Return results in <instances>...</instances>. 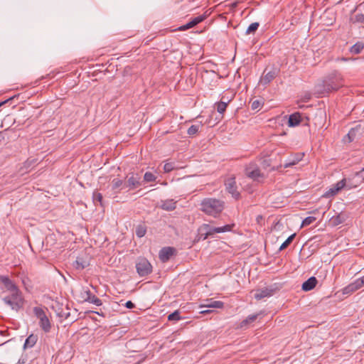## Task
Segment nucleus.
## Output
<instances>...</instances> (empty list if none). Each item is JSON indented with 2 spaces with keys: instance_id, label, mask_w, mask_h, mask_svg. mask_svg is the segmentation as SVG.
I'll list each match as a JSON object with an SVG mask.
<instances>
[{
  "instance_id": "obj_1",
  "label": "nucleus",
  "mask_w": 364,
  "mask_h": 364,
  "mask_svg": "<svg viewBox=\"0 0 364 364\" xmlns=\"http://www.w3.org/2000/svg\"><path fill=\"white\" fill-rule=\"evenodd\" d=\"M0 282L4 284L6 291L8 292L2 297V301L13 311L18 312L23 309L26 303L22 291L7 276H1Z\"/></svg>"
},
{
  "instance_id": "obj_2",
  "label": "nucleus",
  "mask_w": 364,
  "mask_h": 364,
  "mask_svg": "<svg viewBox=\"0 0 364 364\" xmlns=\"http://www.w3.org/2000/svg\"><path fill=\"white\" fill-rule=\"evenodd\" d=\"M343 85L344 80L341 73L338 70H333L315 85L314 91L319 97H323L338 90Z\"/></svg>"
},
{
  "instance_id": "obj_3",
  "label": "nucleus",
  "mask_w": 364,
  "mask_h": 364,
  "mask_svg": "<svg viewBox=\"0 0 364 364\" xmlns=\"http://www.w3.org/2000/svg\"><path fill=\"white\" fill-rule=\"evenodd\" d=\"M200 210L208 215L217 218L225 208V202L215 198H205L202 200Z\"/></svg>"
},
{
  "instance_id": "obj_4",
  "label": "nucleus",
  "mask_w": 364,
  "mask_h": 364,
  "mask_svg": "<svg viewBox=\"0 0 364 364\" xmlns=\"http://www.w3.org/2000/svg\"><path fill=\"white\" fill-rule=\"evenodd\" d=\"M33 311L35 316L39 320L38 325L40 328L45 333L50 332L51 329V323L44 309L40 306H35L33 309Z\"/></svg>"
},
{
  "instance_id": "obj_5",
  "label": "nucleus",
  "mask_w": 364,
  "mask_h": 364,
  "mask_svg": "<svg viewBox=\"0 0 364 364\" xmlns=\"http://www.w3.org/2000/svg\"><path fill=\"white\" fill-rule=\"evenodd\" d=\"M245 174L249 178L257 182L261 181L264 178V175L259 167L254 162H251L245 166Z\"/></svg>"
},
{
  "instance_id": "obj_6",
  "label": "nucleus",
  "mask_w": 364,
  "mask_h": 364,
  "mask_svg": "<svg viewBox=\"0 0 364 364\" xmlns=\"http://www.w3.org/2000/svg\"><path fill=\"white\" fill-rule=\"evenodd\" d=\"M135 267L137 274L141 277L150 274L153 271L152 265L145 257H139L136 262Z\"/></svg>"
},
{
  "instance_id": "obj_7",
  "label": "nucleus",
  "mask_w": 364,
  "mask_h": 364,
  "mask_svg": "<svg viewBox=\"0 0 364 364\" xmlns=\"http://www.w3.org/2000/svg\"><path fill=\"white\" fill-rule=\"evenodd\" d=\"M279 70L275 67L266 68L260 78L259 83L264 86L269 85L279 74Z\"/></svg>"
},
{
  "instance_id": "obj_8",
  "label": "nucleus",
  "mask_w": 364,
  "mask_h": 364,
  "mask_svg": "<svg viewBox=\"0 0 364 364\" xmlns=\"http://www.w3.org/2000/svg\"><path fill=\"white\" fill-rule=\"evenodd\" d=\"M363 171L364 168L361 171L356 172L353 178H346V186H345V188L347 190H350L358 187L362 183H364V181H362V177H363L362 173Z\"/></svg>"
},
{
  "instance_id": "obj_9",
  "label": "nucleus",
  "mask_w": 364,
  "mask_h": 364,
  "mask_svg": "<svg viewBox=\"0 0 364 364\" xmlns=\"http://www.w3.org/2000/svg\"><path fill=\"white\" fill-rule=\"evenodd\" d=\"M81 298L83 299V301L93 304L97 306L102 304L101 299L93 294L87 287L82 289L81 292Z\"/></svg>"
},
{
  "instance_id": "obj_10",
  "label": "nucleus",
  "mask_w": 364,
  "mask_h": 364,
  "mask_svg": "<svg viewBox=\"0 0 364 364\" xmlns=\"http://www.w3.org/2000/svg\"><path fill=\"white\" fill-rule=\"evenodd\" d=\"M226 191L232 195V196L237 200L240 198V193L237 191L235 178L230 177L225 181Z\"/></svg>"
},
{
  "instance_id": "obj_11",
  "label": "nucleus",
  "mask_w": 364,
  "mask_h": 364,
  "mask_svg": "<svg viewBox=\"0 0 364 364\" xmlns=\"http://www.w3.org/2000/svg\"><path fill=\"white\" fill-rule=\"evenodd\" d=\"M143 181H141V177L138 173H132L130 176L127 177V181L124 183L123 188H128L129 190H134L141 186Z\"/></svg>"
},
{
  "instance_id": "obj_12",
  "label": "nucleus",
  "mask_w": 364,
  "mask_h": 364,
  "mask_svg": "<svg viewBox=\"0 0 364 364\" xmlns=\"http://www.w3.org/2000/svg\"><path fill=\"white\" fill-rule=\"evenodd\" d=\"M215 227L209 224H203L198 228V240H205L208 237L213 236L216 233Z\"/></svg>"
},
{
  "instance_id": "obj_13",
  "label": "nucleus",
  "mask_w": 364,
  "mask_h": 364,
  "mask_svg": "<svg viewBox=\"0 0 364 364\" xmlns=\"http://www.w3.org/2000/svg\"><path fill=\"white\" fill-rule=\"evenodd\" d=\"M276 290L277 288H274L273 286L264 287L263 289H257L254 296L257 300H260L265 297L272 296L274 295Z\"/></svg>"
},
{
  "instance_id": "obj_14",
  "label": "nucleus",
  "mask_w": 364,
  "mask_h": 364,
  "mask_svg": "<svg viewBox=\"0 0 364 364\" xmlns=\"http://www.w3.org/2000/svg\"><path fill=\"white\" fill-rule=\"evenodd\" d=\"M206 13H207V11L205 12L202 15H200L198 16H196V17L193 18L188 23H186L185 25H183L181 26H180L178 28V30L179 31H186V30H188L189 28H191L196 26L198 23L203 22L207 18V16H208V15L205 14Z\"/></svg>"
},
{
  "instance_id": "obj_15",
  "label": "nucleus",
  "mask_w": 364,
  "mask_h": 364,
  "mask_svg": "<svg viewBox=\"0 0 364 364\" xmlns=\"http://www.w3.org/2000/svg\"><path fill=\"white\" fill-rule=\"evenodd\" d=\"M176 249L172 247H164L159 253V257L162 262H168L171 257L175 254Z\"/></svg>"
},
{
  "instance_id": "obj_16",
  "label": "nucleus",
  "mask_w": 364,
  "mask_h": 364,
  "mask_svg": "<svg viewBox=\"0 0 364 364\" xmlns=\"http://www.w3.org/2000/svg\"><path fill=\"white\" fill-rule=\"evenodd\" d=\"M159 207L166 211H172L176 208V201L173 199H167L161 200Z\"/></svg>"
},
{
  "instance_id": "obj_17",
  "label": "nucleus",
  "mask_w": 364,
  "mask_h": 364,
  "mask_svg": "<svg viewBox=\"0 0 364 364\" xmlns=\"http://www.w3.org/2000/svg\"><path fill=\"white\" fill-rule=\"evenodd\" d=\"M304 154L303 153H296L294 156H291V159H289L283 165L284 168L291 167L296 164H297L301 159H303Z\"/></svg>"
},
{
  "instance_id": "obj_18",
  "label": "nucleus",
  "mask_w": 364,
  "mask_h": 364,
  "mask_svg": "<svg viewBox=\"0 0 364 364\" xmlns=\"http://www.w3.org/2000/svg\"><path fill=\"white\" fill-rule=\"evenodd\" d=\"M301 122V115L299 112H294L289 115L288 120V126L294 127L298 126Z\"/></svg>"
},
{
  "instance_id": "obj_19",
  "label": "nucleus",
  "mask_w": 364,
  "mask_h": 364,
  "mask_svg": "<svg viewBox=\"0 0 364 364\" xmlns=\"http://www.w3.org/2000/svg\"><path fill=\"white\" fill-rule=\"evenodd\" d=\"M317 282L315 277H311L302 284L301 289L304 291H311L316 286Z\"/></svg>"
},
{
  "instance_id": "obj_20",
  "label": "nucleus",
  "mask_w": 364,
  "mask_h": 364,
  "mask_svg": "<svg viewBox=\"0 0 364 364\" xmlns=\"http://www.w3.org/2000/svg\"><path fill=\"white\" fill-rule=\"evenodd\" d=\"M360 288H362V287L359 283L358 280L356 279L353 282L350 283V284L344 287L343 289V293L344 294H351Z\"/></svg>"
},
{
  "instance_id": "obj_21",
  "label": "nucleus",
  "mask_w": 364,
  "mask_h": 364,
  "mask_svg": "<svg viewBox=\"0 0 364 364\" xmlns=\"http://www.w3.org/2000/svg\"><path fill=\"white\" fill-rule=\"evenodd\" d=\"M225 97L223 96L221 100L215 104L214 107L216 109L217 112L220 114H223L226 110L227 106L228 103L230 102V100H227V101H224Z\"/></svg>"
},
{
  "instance_id": "obj_22",
  "label": "nucleus",
  "mask_w": 364,
  "mask_h": 364,
  "mask_svg": "<svg viewBox=\"0 0 364 364\" xmlns=\"http://www.w3.org/2000/svg\"><path fill=\"white\" fill-rule=\"evenodd\" d=\"M200 307L213 308V309H223L224 307V302L221 301H207V304H203Z\"/></svg>"
},
{
  "instance_id": "obj_23",
  "label": "nucleus",
  "mask_w": 364,
  "mask_h": 364,
  "mask_svg": "<svg viewBox=\"0 0 364 364\" xmlns=\"http://www.w3.org/2000/svg\"><path fill=\"white\" fill-rule=\"evenodd\" d=\"M38 341V336L35 334H31L25 341L23 348H30L34 346Z\"/></svg>"
},
{
  "instance_id": "obj_24",
  "label": "nucleus",
  "mask_w": 364,
  "mask_h": 364,
  "mask_svg": "<svg viewBox=\"0 0 364 364\" xmlns=\"http://www.w3.org/2000/svg\"><path fill=\"white\" fill-rule=\"evenodd\" d=\"M88 264V262L84 260L82 257H77L74 263V267L76 269L82 270L87 267Z\"/></svg>"
},
{
  "instance_id": "obj_25",
  "label": "nucleus",
  "mask_w": 364,
  "mask_h": 364,
  "mask_svg": "<svg viewBox=\"0 0 364 364\" xmlns=\"http://www.w3.org/2000/svg\"><path fill=\"white\" fill-rule=\"evenodd\" d=\"M21 282L25 290L28 292H31V291L33 289V284L30 278L27 276H23L21 277Z\"/></svg>"
},
{
  "instance_id": "obj_26",
  "label": "nucleus",
  "mask_w": 364,
  "mask_h": 364,
  "mask_svg": "<svg viewBox=\"0 0 364 364\" xmlns=\"http://www.w3.org/2000/svg\"><path fill=\"white\" fill-rule=\"evenodd\" d=\"M258 316H259L258 314L248 316L245 319H244L240 323V327L244 328V327L247 326L248 324L254 322L257 318Z\"/></svg>"
},
{
  "instance_id": "obj_27",
  "label": "nucleus",
  "mask_w": 364,
  "mask_h": 364,
  "mask_svg": "<svg viewBox=\"0 0 364 364\" xmlns=\"http://www.w3.org/2000/svg\"><path fill=\"white\" fill-rule=\"evenodd\" d=\"M92 200H93V203H94L95 205H97V203H99L100 206H102V207L104 206V204H103V196H102V193H100V192H98L97 191L93 192Z\"/></svg>"
},
{
  "instance_id": "obj_28",
  "label": "nucleus",
  "mask_w": 364,
  "mask_h": 364,
  "mask_svg": "<svg viewBox=\"0 0 364 364\" xmlns=\"http://www.w3.org/2000/svg\"><path fill=\"white\" fill-rule=\"evenodd\" d=\"M346 221V216L343 214H338L332 218V223L334 225H338Z\"/></svg>"
},
{
  "instance_id": "obj_29",
  "label": "nucleus",
  "mask_w": 364,
  "mask_h": 364,
  "mask_svg": "<svg viewBox=\"0 0 364 364\" xmlns=\"http://www.w3.org/2000/svg\"><path fill=\"white\" fill-rule=\"evenodd\" d=\"M345 186H346V178H344L342 180L338 181L336 183H335L332 186L333 187V189L335 190V191L338 193L342 189L346 188Z\"/></svg>"
},
{
  "instance_id": "obj_30",
  "label": "nucleus",
  "mask_w": 364,
  "mask_h": 364,
  "mask_svg": "<svg viewBox=\"0 0 364 364\" xmlns=\"http://www.w3.org/2000/svg\"><path fill=\"white\" fill-rule=\"evenodd\" d=\"M296 237V233L291 235L280 246L279 250H284L288 247V246L292 242Z\"/></svg>"
},
{
  "instance_id": "obj_31",
  "label": "nucleus",
  "mask_w": 364,
  "mask_h": 364,
  "mask_svg": "<svg viewBox=\"0 0 364 364\" xmlns=\"http://www.w3.org/2000/svg\"><path fill=\"white\" fill-rule=\"evenodd\" d=\"M259 26V23L258 22H254L251 23L247 28L245 33L247 35L254 34L258 29Z\"/></svg>"
},
{
  "instance_id": "obj_32",
  "label": "nucleus",
  "mask_w": 364,
  "mask_h": 364,
  "mask_svg": "<svg viewBox=\"0 0 364 364\" xmlns=\"http://www.w3.org/2000/svg\"><path fill=\"white\" fill-rule=\"evenodd\" d=\"M234 226H235V225L232 224V225H225L223 227H218V228H215V232H216V233L230 232L232 230V228Z\"/></svg>"
},
{
  "instance_id": "obj_33",
  "label": "nucleus",
  "mask_w": 364,
  "mask_h": 364,
  "mask_svg": "<svg viewBox=\"0 0 364 364\" xmlns=\"http://www.w3.org/2000/svg\"><path fill=\"white\" fill-rule=\"evenodd\" d=\"M135 232L138 237H142L146 232V228L144 225H139L136 228Z\"/></svg>"
},
{
  "instance_id": "obj_34",
  "label": "nucleus",
  "mask_w": 364,
  "mask_h": 364,
  "mask_svg": "<svg viewBox=\"0 0 364 364\" xmlns=\"http://www.w3.org/2000/svg\"><path fill=\"white\" fill-rule=\"evenodd\" d=\"M181 318H182L180 316L179 310H176L175 311H173V313L170 314L168 316V320L170 321H177L181 320Z\"/></svg>"
},
{
  "instance_id": "obj_35",
  "label": "nucleus",
  "mask_w": 364,
  "mask_h": 364,
  "mask_svg": "<svg viewBox=\"0 0 364 364\" xmlns=\"http://www.w3.org/2000/svg\"><path fill=\"white\" fill-rule=\"evenodd\" d=\"M364 46L360 43H357L350 48V52L354 54H358L363 49Z\"/></svg>"
},
{
  "instance_id": "obj_36",
  "label": "nucleus",
  "mask_w": 364,
  "mask_h": 364,
  "mask_svg": "<svg viewBox=\"0 0 364 364\" xmlns=\"http://www.w3.org/2000/svg\"><path fill=\"white\" fill-rule=\"evenodd\" d=\"M156 176L151 172H146L144 176V181L146 183L155 181Z\"/></svg>"
},
{
  "instance_id": "obj_37",
  "label": "nucleus",
  "mask_w": 364,
  "mask_h": 364,
  "mask_svg": "<svg viewBox=\"0 0 364 364\" xmlns=\"http://www.w3.org/2000/svg\"><path fill=\"white\" fill-rule=\"evenodd\" d=\"M200 127V125H199V124L191 125L187 131L188 134L189 136H193V135L196 134L198 132Z\"/></svg>"
},
{
  "instance_id": "obj_38",
  "label": "nucleus",
  "mask_w": 364,
  "mask_h": 364,
  "mask_svg": "<svg viewBox=\"0 0 364 364\" xmlns=\"http://www.w3.org/2000/svg\"><path fill=\"white\" fill-rule=\"evenodd\" d=\"M316 218L314 216L306 217L301 223V227L308 226L312 224L314 221H316Z\"/></svg>"
},
{
  "instance_id": "obj_39",
  "label": "nucleus",
  "mask_w": 364,
  "mask_h": 364,
  "mask_svg": "<svg viewBox=\"0 0 364 364\" xmlns=\"http://www.w3.org/2000/svg\"><path fill=\"white\" fill-rule=\"evenodd\" d=\"M175 169V164L173 162H167L164 166V170L166 173H169Z\"/></svg>"
},
{
  "instance_id": "obj_40",
  "label": "nucleus",
  "mask_w": 364,
  "mask_h": 364,
  "mask_svg": "<svg viewBox=\"0 0 364 364\" xmlns=\"http://www.w3.org/2000/svg\"><path fill=\"white\" fill-rule=\"evenodd\" d=\"M353 23H364V14H356L353 18H352Z\"/></svg>"
},
{
  "instance_id": "obj_41",
  "label": "nucleus",
  "mask_w": 364,
  "mask_h": 364,
  "mask_svg": "<svg viewBox=\"0 0 364 364\" xmlns=\"http://www.w3.org/2000/svg\"><path fill=\"white\" fill-rule=\"evenodd\" d=\"M112 189H117L123 185V181L119 178H114L112 182Z\"/></svg>"
},
{
  "instance_id": "obj_42",
  "label": "nucleus",
  "mask_w": 364,
  "mask_h": 364,
  "mask_svg": "<svg viewBox=\"0 0 364 364\" xmlns=\"http://www.w3.org/2000/svg\"><path fill=\"white\" fill-rule=\"evenodd\" d=\"M262 105V103L260 100H254L251 103V109L252 110H257L261 107Z\"/></svg>"
},
{
  "instance_id": "obj_43",
  "label": "nucleus",
  "mask_w": 364,
  "mask_h": 364,
  "mask_svg": "<svg viewBox=\"0 0 364 364\" xmlns=\"http://www.w3.org/2000/svg\"><path fill=\"white\" fill-rule=\"evenodd\" d=\"M336 194H337V193L335 191V190L333 189V187L332 186L328 191H327L323 194V196L325 198H331V197L336 196Z\"/></svg>"
},
{
  "instance_id": "obj_44",
  "label": "nucleus",
  "mask_w": 364,
  "mask_h": 364,
  "mask_svg": "<svg viewBox=\"0 0 364 364\" xmlns=\"http://www.w3.org/2000/svg\"><path fill=\"white\" fill-rule=\"evenodd\" d=\"M58 316L61 318H64L65 319L68 318L70 316V312H64L63 310H62L60 312L57 313Z\"/></svg>"
},
{
  "instance_id": "obj_45",
  "label": "nucleus",
  "mask_w": 364,
  "mask_h": 364,
  "mask_svg": "<svg viewBox=\"0 0 364 364\" xmlns=\"http://www.w3.org/2000/svg\"><path fill=\"white\" fill-rule=\"evenodd\" d=\"M19 96H20V95H18L14 96V97H10V98H9V99H7V100H4V101H3V102H0V107H1L2 105H6V104H7L8 102H9L12 101L14 98H16V97H17V98H18Z\"/></svg>"
},
{
  "instance_id": "obj_46",
  "label": "nucleus",
  "mask_w": 364,
  "mask_h": 364,
  "mask_svg": "<svg viewBox=\"0 0 364 364\" xmlns=\"http://www.w3.org/2000/svg\"><path fill=\"white\" fill-rule=\"evenodd\" d=\"M125 306L127 309H132L135 307V304L132 301H127L125 304Z\"/></svg>"
},
{
  "instance_id": "obj_47",
  "label": "nucleus",
  "mask_w": 364,
  "mask_h": 364,
  "mask_svg": "<svg viewBox=\"0 0 364 364\" xmlns=\"http://www.w3.org/2000/svg\"><path fill=\"white\" fill-rule=\"evenodd\" d=\"M5 140L4 132H0V143Z\"/></svg>"
},
{
  "instance_id": "obj_48",
  "label": "nucleus",
  "mask_w": 364,
  "mask_h": 364,
  "mask_svg": "<svg viewBox=\"0 0 364 364\" xmlns=\"http://www.w3.org/2000/svg\"><path fill=\"white\" fill-rule=\"evenodd\" d=\"M357 279L358 280L359 283L360 284L361 287H363L364 286V276L360 278H358Z\"/></svg>"
},
{
  "instance_id": "obj_49",
  "label": "nucleus",
  "mask_w": 364,
  "mask_h": 364,
  "mask_svg": "<svg viewBox=\"0 0 364 364\" xmlns=\"http://www.w3.org/2000/svg\"><path fill=\"white\" fill-rule=\"evenodd\" d=\"M25 363H26V359L25 358H20L18 360V364H24Z\"/></svg>"
},
{
  "instance_id": "obj_50",
  "label": "nucleus",
  "mask_w": 364,
  "mask_h": 364,
  "mask_svg": "<svg viewBox=\"0 0 364 364\" xmlns=\"http://www.w3.org/2000/svg\"><path fill=\"white\" fill-rule=\"evenodd\" d=\"M212 311H211V310H204V311H200V313L203 314H209V313H210Z\"/></svg>"
},
{
  "instance_id": "obj_51",
  "label": "nucleus",
  "mask_w": 364,
  "mask_h": 364,
  "mask_svg": "<svg viewBox=\"0 0 364 364\" xmlns=\"http://www.w3.org/2000/svg\"><path fill=\"white\" fill-rule=\"evenodd\" d=\"M232 7H236L237 6V2H234L231 4Z\"/></svg>"
},
{
  "instance_id": "obj_52",
  "label": "nucleus",
  "mask_w": 364,
  "mask_h": 364,
  "mask_svg": "<svg viewBox=\"0 0 364 364\" xmlns=\"http://www.w3.org/2000/svg\"><path fill=\"white\" fill-rule=\"evenodd\" d=\"M348 136L349 137L350 141H352V139H350V138H351L350 132H349V133L348 134Z\"/></svg>"
},
{
  "instance_id": "obj_53",
  "label": "nucleus",
  "mask_w": 364,
  "mask_h": 364,
  "mask_svg": "<svg viewBox=\"0 0 364 364\" xmlns=\"http://www.w3.org/2000/svg\"><path fill=\"white\" fill-rule=\"evenodd\" d=\"M341 60H344V61H346V58H343Z\"/></svg>"
},
{
  "instance_id": "obj_54",
  "label": "nucleus",
  "mask_w": 364,
  "mask_h": 364,
  "mask_svg": "<svg viewBox=\"0 0 364 364\" xmlns=\"http://www.w3.org/2000/svg\"><path fill=\"white\" fill-rule=\"evenodd\" d=\"M191 84H193V79L192 78L191 79Z\"/></svg>"
},
{
  "instance_id": "obj_55",
  "label": "nucleus",
  "mask_w": 364,
  "mask_h": 364,
  "mask_svg": "<svg viewBox=\"0 0 364 364\" xmlns=\"http://www.w3.org/2000/svg\"><path fill=\"white\" fill-rule=\"evenodd\" d=\"M362 181H364V176L362 177Z\"/></svg>"
}]
</instances>
